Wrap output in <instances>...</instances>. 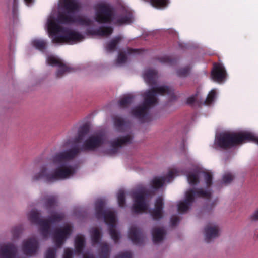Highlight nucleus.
<instances>
[{
  "label": "nucleus",
  "mask_w": 258,
  "mask_h": 258,
  "mask_svg": "<svg viewBox=\"0 0 258 258\" xmlns=\"http://www.w3.org/2000/svg\"><path fill=\"white\" fill-rule=\"evenodd\" d=\"M105 140V136L102 134L92 135L85 141L81 148L75 146L55 154L52 158V161L57 167L53 172H49L46 166H42L40 171L33 176V181L43 179L47 183H52L69 178L75 174V168L69 165L68 162L74 159L81 151H94L102 146Z\"/></svg>",
  "instance_id": "nucleus-1"
},
{
  "label": "nucleus",
  "mask_w": 258,
  "mask_h": 258,
  "mask_svg": "<svg viewBox=\"0 0 258 258\" xmlns=\"http://www.w3.org/2000/svg\"><path fill=\"white\" fill-rule=\"evenodd\" d=\"M173 93V89L167 86L152 87L143 94V103L134 108L131 110V114L142 122H148L151 120V116L149 113L150 109L158 103L157 95H171Z\"/></svg>",
  "instance_id": "nucleus-2"
},
{
  "label": "nucleus",
  "mask_w": 258,
  "mask_h": 258,
  "mask_svg": "<svg viewBox=\"0 0 258 258\" xmlns=\"http://www.w3.org/2000/svg\"><path fill=\"white\" fill-rule=\"evenodd\" d=\"M252 134L249 132H225L218 135L215 141V144L218 147L227 150L245 142L250 141Z\"/></svg>",
  "instance_id": "nucleus-3"
},
{
  "label": "nucleus",
  "mask_w": 258,
  "mask_h": 258,
  "mask_svg": "<svg viewBox=\"0 0 258 258\" xmlns=\"http://www.w3.org/2000/svg\"><path fill=\"white\" fill-rule=\"evenodd\" d=\"M105 201L103 199L98 200L95 203V215L98 219L103 218L105 223L109 226V233L115 242L120 238L119 233L115 229L116 218L114 212L108 209H105Z\"/></svg>",
  "instance_id": "nucleus-4"
},
{
  "label": "nucleus",
  "mask_w": 258,
  "mask_h": 258,
  "mask_svg": "<svg viewBox=\"0 0 258 258\" xmlns=\"http://www.w3.org/2000/svg\"><path fill=\"white\" fill-rule=\"evenodd\" d=\"M212 192L210 190H204L203 189L198 190L191 189L186 191L185 199L179 202L178 205V211L180 213L187 212L193 203L196 197L210 199Z\"/></svg>",
  "instance_id": "nucleus-5"
},
{
  "label": "nucleus",
  "mask_w": 258,
  "mask_h": 258,
  "mask_svg": "<svg viewBox=\"0 0 258 258\" xmlns=\"http://www.w3.org/2000/svg\"><path fill=\"white\" fill-rule=\"evenodd\" d=\"M150 195V191L145 187L142 186L133 193L134 203L132 210L134 213H140L146 211L148 209L146 198Z\"/></svg>",
  "instance_id": "nucleus-6"
},
{
  "label": "nucleus",
  "mask_w": 258,
  "mask_h": 258,
  "mask_svg": "<svg viewBox=\"0 0 258 258\" xmlns=\"http://www.w3.org/2000/svg\"><path fill=\"white\" fill-rule=\"evenodd\" d=\"M94 8L96 10L95 20L99 23H110L114 19V9L110 4L99 3Z\"/></svg>",
  "instance_id": "nucleus-7"
},
{
  "label": "nucleus",
  "mask_w": 258,
  "mask_h": 258,
  "mask_svg": "<svg viewBox=\"0 0 258 258\" xmlns=\"http://www.w3.org/2000/svg\"><path fill=\"white\" fill-rule=\"evenodd\" d=\"M84 38V36L77 31L66 29L63 31L62 35L55 37L53 41L73 44L83 41Z\"/></svg>",
  "instance_id": "nucleus-8"
},
{
  "label": "nucleus",
  "mask_w": 258,
  "mask_h": 258,
  "mask_svg": "<svg viewBox=\"0 0 258 258\" xmlns=\"http://www.w3.org/2000/svg\"><path fill=\"white\" fill-rule=\"evenodd\" d=\"M28 218L31 223L40 226V232L44 238L48 237L50 232V225L48 220L41 219L40 214L35 210L30 211Z\"/></svg>",
  "instance_id": "nucleus-9"
},
{
  "label": "nucleus",
  "mask_w": 258,
  "mask_h": 258,
  "mask_svg": "<svg viewBox=\"0 0 258 258\" xmlns=\"http://www.w3.org/2000/svg\"><path fill=\"white\" fill-rule=\"evenodd\" d=\"M72 232V227L70 225H66L62 228L55 229L53 234V240L57 247H60L64 240L69 236Z\"/></svg>",
  "instance_id": "nucleus-10"
},
{
  "label": "nucleus",
  "mask_w": 258,
  "mask_h": 258,
  "mask_svg": "<svg viewBox=\"0 0 258 258\" xmlns=\"http://www.w3.org/2000/svg\"><path fill=\"white\" fill-rule=\"evenodd\" d=\"M38 247V241L34 238H31L23 242L22 250L26 255L30 256L37 252Z\"/></svg>",
  "instance_id": "nucleus-11"
},
{
  "label": "nucleus",
  "mask_w": 258,
  "mask_h": 258,
  "mask_svg": "<svg viewBox=\"0 0 258 258\" xmlns=\"http://www.w3.org/2000/svg\"><path fill=\"white\" fill-rule=\"evenodd\" d=\"M128 237L132 242L136 245H141L145 240V236L143 230L136 226H132L130 228Z\"/></svg>",
  "instance_id": "nucleus-12"
},
{
  "label": "nucleus",
  "mask_w": 258,
  "mask_h": 258,
  "mask_svg": "<svg viewBox=\"0 0 258 258\" xmlns=\"http://www.w3.org/2000/svg\"><path fill=\"white\" fill-rule=\"evenodd\" d=\"M212 78L218 82H222L226 77V72L221 63H215L211 72Z\"/></svg>",
  "instance_id": "nucleus-13"
},
{
  "label": "nucleus",
  "mask_w": 258,
  "mask_h": 258,
  "mask_svg": "<svg viewBox=\"0 0 258 258\" xmlns=\"http://www.w3.org/2000/svg\"><path fill=\"white\" fill-rule=\"evenodd\" d=\"M132 139L133 137L130 135L115 139L111 143L112 149H111L110 152L112 154L116 153L119 147L131 143Z\"/></svg>",
  "instance_id": "nucleus-14"
},
{
  "label": "nucleus",
  "mask_w": 258,
  "mask_h": 258,
  "mask_svg": "<svg viewBox=\"0 0 258 258\" xmlns=\"http://www.w3.org/2000/svg\"><path fill=\"white\" fill-rule=\"evenodd\" d=\"M164 208L163 199L159 197L157 198L155 203V208L151 212V215L155 220H159L163 217V209Z\"/></svg>",
  "instance_id": "nucleus-15"
},
{
  "label": "nucleus",
  "mask_w": 258,
  "mask_h": 258,
  "mask_svg": "<svg viewBox=\"0 0 258 258\" xmlns=\"http://www.w3.org/2000/svg\"><path fill=\"white\" fill-rule=\"evenodd\" d=\"M17 248L11 243L2 245L0 247V258H15Z\"/></svg>",
  "instance_id": "nucleus-16"
},
{
  "label": "nucleus",
  "mask_w": 258,
  "mask_h": 258,
  "mask_svg": "<svg viewBox=\"0 0 258 258\" xmlns=\"http://www.w3.org/2000/svg\"><path fill=\"white\" fill-rule=\"evenodd\" d=\"M219 227L217 225L206 226L205 228V241L209 243L212 239L215 238L219 236Z\"/></svg>",
  "instance_id": "nucleus-17"
},
{
  "label": "nucleus",
  "mask_w": 258,
  "mask_h": 258,
  "mask_svg": "<svg viewBox=\"0 0 258 258\" xmlns=\"http://www.w3.org/2000/svg\"><path fill=\"white\" fill-rule=\"evenodd\" d=\"M113 28L110 26L101 27L96 30L88 29L87 34L90 35L108 36L113 32Z\"/></svg>",
  "instance_id": "nucleus-18"
},
{
  "label": "nucleus",
  "mask_w": 258,
  "mask_h": 258,
  "mask_svg": "<svg viewBox=\"0 0 258 258\" xmlns=\"http://www.w3.org/2000/svg\"><path fill=\"white\" fill-rule=\"evenodd\" d=\"M157 78V72L155 70H147L144 74L145 81L150 86H152L156 84Z\"/></svg>",
  "instance_id": "nucleus-19"
},
{
  "label": "nucleus",
  "mask_w": 258,
  "mask_h": 258,
  "mask_svg": "<svg viewBox=\"0 0 258 258\" xmlns=\"http://www.w3.org/2000/svg\"><path fill=\"white\" fill-rule=\"evenodd\" d=\"M152 234L154 243H158L163 240L166 232L163 228H154Z\"/></svg>",
  "instance_id": "nucleus-20"
},
{
  "label": "nucleus",
  "mask_w": 258,
  "mask_h": 258,
  "mask_svg": "<svg viewBox=\"0 0 258 258\" xmlns=\"http://www.w3.org/2000/svg\"><path fill=\"white\" fill-rule=\"evenodd\" d=\"M75 252L78 254L82 253L85 246V239L82 235H77L75 240Z\"/></svg>",
  "instance_id": "nucleus-21"
},
{
  "label": "nucleus",
  "mask_w": 258,
  "mask_h": 258,
  "mask_svg": "<svg viewBox=\"0 0 258 258\" xmlns=\"http://www.w3.org/2000/svg\"><path fill=\"white\" fill-rule=\"evenodd\" d=\"M89 127L87 124H84L81 126L78 133V135L74 139L75 143H80L84 138V136L89 132Z\"/></svg>",
  "instance_id": "nucleus-22"
},
{
  "label": "nucleus",
  "mask_w": 258,
  "mask_h": 258,
  "mask_svg": "<svg viewBox=\"0 0 258 258\" xmlns=\"http://www.w3.org/2000/svg\"><path fill=\"white\" fill-rule=\"evenodd\" d=\"M57 21L61 24H68L76 22V18L68 14L62 13L59 14Z\"/></svg>",
  "instance_id": "nucleus-23"
},
{
  "label": "nucleus",
  "mask_w": 258,
  "mask_h": 258,
  "mask_svg": "<svg viewBox=\"0 0 258 258\" xmlns=\"http://www.w3.org/2000/svg\"><path fill=\"white\" fill-rule=\"evenodd\" d=\"M134 96L131 95H126L122 97L118 103L120 108H127L134 102Z\"/></svg>",
  "instance_id": "nucleus-24"
},
{
  "label": "nucleus",
  "mask_w": 258,
  "mask_h": 258,
  "mask_svg": "<svg viewBox=\"0 0 258 258\" xmlns=\"http://www.w3.org/2000/svg\"><path fill=\"white\" fill-rule=\"evenodd\" d=\"M113 120L114 126L118 131H124L125 128L128 126L127 122L121 117L116 116Z\"/></svg>",
  "instance_id": "nucleus-25"
},
{
  "label": "nucleus",
  "mask_w": 258,
  "mask_h": 258,
  "mask_svg": "<svg viewBox=\"0 0 258 258\" xmlns=\"http://www.w3.org/2000/svg\"><path fill=\"white\" fill-rule=\"evenodd\" d=\"M64 8L68 12L73 13L79 9L77 3L74 0H64Z\"/></svg>",
  "instance_id": "nucleus-26"
},
{
  "label": "nucleus",
  "mask_w": 258,
  "mask_h": 258,
  "mask_svg": "<svg viewBox=\"0 0 258 258\" xmlns=\"http://www.w3.org/2000/svg\"><path fill=\"white\" fill-rule=\"evenodd\" d=\"M165 181L166 177L165 176L156 177L151 181V185L153 189L157 190L163 186Z\"/></svg>",
  "instance_id": "nucleus-27"
},
{
  "label": "nucleus",
  "mask_w": 258,
  "mask_h": 258,
  "mask_svg": "<svg viewBox=\"0 0 258 258\" xmlns=\"http://www.w3.org/2000/svg\"><path fill=\"white\" fill-rule=\"evenodd\" d=\"M121 40L120 36H117L107 43L106 49L108 52H112L116 49V46Z\"/></svg>",
  "instance_id": "nucleus-28"
},
{
  "label": "nucleus",
  "mask_w": 258,
  "mask_h": 258,
  "mask_svg": "<svg viewBox=\"0 0 258 258\" xmlns=\"http://www.w3.org/2000/svg\"><path fill=\"white\" fill-rule=\"evenodd\" d=\"M60 26L53 20H50L48 22V30L51 34H55L60 31Z\"/></svg>",
  "instance_id": "nucleus-29"
},
{
  "label": "nucleus",
  "mask_w": 258,
  "mask_h": 258,
  "mask_svg": "<svg viewBox=\"0 0 258 258\" xmlns=\"http://www.w3.org/2000/svg\"><path fill=\"white\" fill-rule=\"evenodd\" d=\"M57 203V198L54 196H51L46 199L45 202V207L47 210H50L53 209Z\"/></svg>",
  "instance_id": "nucleus-30"
},
{
  "label": "nucleus",
  "mask_w": 258,
  "mask_h": 258,
  "mask_svg": "<svg viewBox=\"0 0 258 258\" xmlns=\"http://www.w3.org/2000/svg\"><path fill=\"white\" fill-rule=\"evenodd\" d=\"M109 253L110 249L109 245L106 243L101 244L99 252V258H109Z\"/></svg>",
  "instance_id": "nucleus-31"
},
{
  "label": "nucleus",
  "mask_w": 258,
  "mask_h": 258,
  "mask_svg": "<svg viewBox=\"0 0 258 258\" xmlns=\"http://www.w3.org/2000/svg\"><path fill=\"white\" fill-rule=\"evenodd\" d=\"M72 69L67 66L63 62L58 66V69L56 73L57 78L61 77L66 73L71 72Z\"/></svg>",
  "instance_id": "nucleus-32"
},
{
  "label": "nucleus",
  "mask_w": 258,
  "mask_h": 258,
  "mask_svg": "<svg viewBox=\"0 0 258 258\" xmlns=\"http://www.w3.org/2000/svg\"><path fill=\"white\" fill-rule=\"evenodd\" d=\"M64 216L65 215L63 213L55 214L52 215L51 216L49 217L46 220L49 221V225H50L51 223L60 222L63 219Z\"/></svg>",
  "instance_id": "nucleus-33"
},
{
  "label": "nucleus",
  "mask_w": 258,
  "mask_h": 258,
  "mask_svg": "<svg viewBox=\"0 0 258 258\" xmlns=\"http://www.w3.org/2000/svg\"><path fill=\"white\" fill-rule=\"evenodd\" d=\"M158 60L164 64H167L170 66L175 64L177 62V60L170 56H164L158 58Z\"/></svg>",
  "instance_id": "nucleus-34"
},
{
  "label": "nucleus",
  "mask_w": 258,
  "mask_h": 258,
  "mask_svg": "<svg viewBox=\"0 0 258 258\" xmlns=\"http://www.w3.org/2000/svg\"><path fill=\"white\" fill-rule=\"evenodd\" d=\"M32 44L35 48L40 51H43L46 46V42L44 40L35 39L32 41Z\"/></svg>",
  "instance_id": "nucleus-35"
},
{
  "label": "nucleus",
  "mask_w": 258,
  "mask_h": 258,
  "mask_svg": "<svg viewBox=\"0 0 258 258\" xmlns=\"http://www.w3.org/2000/svg\"><path fill=\"white\" fill-rule=\"evenodd\" d=\"M101 238V233L97 228L94 229L91 233V239L93 245L98 244Z\"/></svg>",
  "instance_id": "nucleus-36"
},
{
  "label": "nucleus",
  "mask_w": 258,
  "mask_h": 258,
  "mask_svg": "<svg viewBox=\"0 0 258 258\" xmlns=\"http://www.w3.org/2000/svg\"><path fill=\"white\" fill-rule=\"evenodd\" d=\"M117 201L118 205L120 207H124L126 204L125 192L122 190H120L117 195Z\"/></svg>",
  "instance_id": "nucleus-37"
},
{
  "label": "nucleus",
  "mask_w": 258,
  "mask_h": 258,
  "mask_svg": "<svg viewBox=\"0 0 258 258\" xmlns=\"http://www.w3.org/2000/svg\"><path fill=\"white\" fill-rule=\"evenodd\" d=\"M216 97V91L215 90H212L208 94L206 100L204 101V104L210 105L214 101Z\"/></svg>",
  "instance_id": "nucleus-38"
},
{
  "label": "nucleus",
  "mask_w": 258,
  "mask_h": 258,
  "mask_svg": "<svg viewBox=\"0 0 258 258\" xmlns=\"http://www.w3.org/2000/svg\"><path fill=\"white\" fill-rule=\"evenodd\" d=\"M187 180L189 183L192 185H195L199 182V178L197 174L190 173L187 176Z\"/></svg>",
  "instance_id": "nucleus-39"
},
{
  "label": "nucleus",
  "mask_w": 258,
  "mask_h": 258,
  "mask_svg": "<svg viewBox=\"0 0 258 258\" xmlns=\"http://www.w3.org/2000/svg\"><path fill=\"white\" fill-rule=\"evenodd\" d=\"M190 67L189 66H186L185 67L180 68L177 70V74L178 76L181 77H185L187 76L190 72Z\"/></svg>",
  "instance_id": "nucleus-40"
},
{
  "label": "nucleus",
  "mask_w": 258,
  "mask_h": 258,
  "mask_svg": "<svg viewBox=\"0 0 258 258\" xmlns=\"http://www.w3.org/2000/svg\"><path fill=\"white\" fill-rule=\"evenodd\" d=\"M76 22L83 26H89L92 24V21L87 18L78 17L76 18Z\"/></svg>",
  "instance_id": "nucleus-41"
},
{
  "label": "nucleus",
  "mask_w": 258,
  "mask_h": 258,
  "mask_svg": "<svg viewBox=\"0 0 258 258\" xmlns=\"http://www.w3.org/2000/svg\"><path fill=\"white\" fill-rule=\"evenodd\" d=\"M47 62L48 64L52 66H59L62 62V61L58 58L53 56H50L48 57Z\"/></svg>",
  "instance_id": "nucleus-42"
},
{
  "label": "nucleus",
  "mask_w": 258,
  "mask_h": 258,
  "mask_svg": "<svg viewBox=\"0 0 258 258\" xmlns=\"http://www.w3.org/2000/svg\"><path fill=\"white\" fill-rule=\"evenodd\" d=\"M204 179L207 187H210L212 184V174L209 172H204Z\"/></svg>",
  "instance_id": "nucleus-43"
},
{
  "label": "nucleus",
  "mask_w": 258,
  "mask_h": 258,
  "mask_svg": "<svg viewBox=\"0 0 258 258\" xmlns=\"http://www.w3.org/2000/svg\"><path fill=\"white\" fill-rule=\"evenodd\" d=\"M234 179V176L231 173H225L222 177L223 182L225 184L230 183Z\"/></svg>",
  "instance_id": "nucleus-44"
},
{
  "label": "nucleus",
  "mask_w": 258,
  "mask_h": 258,
  "mask_svg": "<svg viewBox=\"0 0 258 258\" xmlns=\"http://www.w3.org/2000/svg\"><path fill=\"white\" fill-rule=\"evenodd\" d=\"M56 250L53 248H48L46 252L45 258H55Z\"/></svg>",
  "instance_id": "nucleus-45"
},
{
  "label": "nucleus",
  "mask_w": 258,
  "mask_h": 258,
  "mask_svg": "<svg viewBox=\"0 0 258 258\" xmlns=\"http://www.w3.org/2000/svg\"><path fill=\"white\" fill-rule=\"evenodd\" d=\"M115 258H132V254L130 251H126L118 253Z\"/></svg>",
  "instance_id": "nucleus-46"
},
{
  "label": "nucleus",
  "mask_w": 258,
  "mask_h": 258,
  "mask_svg": "<svg viewBox=\"0 0 258 258\" xmlns=\"http://www.w3.org/2000/svg\"><path fill=\"white\" fill-rule=\"evenodd\" d=\"M126 60L127 57L125 54L123 53V52H120L117 59V63L119 64L123 63L126 61Z\"/></svg>",
  "instance_id": "nucleus-47"
},
{
  "label": "nucleus",
  "mask_w": 258,
  "mask_h": 258,
  "mask_svg": "<svg viewBox=\"0 0 258 258\" xmlns=\"http://www.w3.org/2000/svg\"><path fill=\"white\" fill-rule=\"evenodd\" d=\"M131 20L130 17L128 16H125L117 19V23L119 25H121L124 23H129L131 22Z\"/></svg>",
  "instance_id": "nucleus-48"
},
{
  "label": "nucleus",
  "mask_w": 258,
  "mask_h": 258,
  "mask_svg": "<svg viewBox=\"0 0 258 258\" xmlns=\"http://www.w3.org/2000/svg\"><path fill=\"white\" fill-rule=\"evenodd\" d=\"M22 228L21 226H16L12 230L13 235L14 238H18L21 232Z\"/></svg>",
  "instance_id": "nucleus-49"
},
{
  "label": "nucleus",
  "mask_w": 258,
  "mask_h": 258,
  "mask_svg": "<svg viewBox=\"0 0 258 258\" xmlns=\"http://www.w3.org/2000/svg\"><path fill=\"white\" fill-rule=\"evenodd\" d=\"M197 94H196L195 95H192L191 96H189L186 99V103L188 105H192L197 98Z\"/></svg>",
  "instance_id": "nucleus-50"
},
{
  "label": "nucleus",
  "mask_w": 258,
  "mask_h": 258,
  "mask_svg": "<svg viewBox=\"0 0 258 258\" xmlns=\"http://www.w3.org/2000/svg\"><path fill=\"white\" fill-rule=\"evenodd\" d=\"M180 221L179 217L176 215L172 216L171 218V224L172 226H175L177 225Z\"/></svg>",
  "instance_id": "nucleus-51"
},
{
  "label": "nucleus",
  "mask_w": 258,
  "mask_h": 258,
  "mask_svg": "<svg viewBox=\"0 0 258 258\" xmlns=\"http://www.w3.org/2000/svg\"><path fill=\"white\" fill-rule=\"evenodd\" d=\"M73 251L71 249L67 248L64 250L63 258H72Z\"/></svg>",
  "instance_id": "nucleus-52"
},
{
  "label": "nucleus",
  "mask_w": 258,
  "mask_h": 258,
  "mask_svg": "<svg viewBox=\"0 0 258 258\" xmlns=\"http://www.w3.org/2000/svg\"><path fill=\"white\" fill-rule=\"evenodd\" d=\"M142 50V49H140L129 48V49H128L127 53L129 54H139Z\"/></svg>",
  "instance_id": "nucleus-53"
},
{
  "label": "nucleus",
  "mask_w": 258,
  "mask_h": 258,
  "mask_svg": "<svg viewBox=\"0 0 258 258\" xmlns=\"http://www.w3.org/2000/svg\"><path fill=\"white\" fill-rule=\"evenodd\" d=\"M251 221H256L258 220V208L254 212L250 217Z\"/></svg>",
  "instance_id": "nucleus-54"
},
{
  "label": "nucleus",
  "mask_w": 258,
  "mask_h": 258,
  "mask_svg": "<svg viewBox=\"0 0 258 258\" xmlns=\"http://www.w3.org/2000/svg\"><path fill=\"white\" fill-rule=\"evenodd\" d=\"M174 172L173 171H170L166 177V181L168 179V181H170L174 177Z\"/></svg>",
  "instance_id": "nucleus-55"
},
{
  "label": "nucleus",
  "mask_w": 258,
  "mask_h": 258,
  "mask_svg": "<svg viewBox=\"0 0 258 258\" xmlns=\"http://www.w3.org/2000/svg\"><path fill=\"white\" fill-rule=\"evenodd\" d=\"M251 142H253L256 143L257 144H258V137L254 136L252 134V138L251 139Z\"/></svg>",
  "instance_id": "nucleus-56"
},
{
  "label": "nucleus",
  "mask_w": 258,
  "mask_h": 258,
  "mask_svg": "<svg viewBox=\"0 0 258 258\" xmlns=\"http://www.w3.org/2000/svg\"><path fill=\"white\" fill-rule=\"evenodd\" d=\"M18 0H14L13 1V11H15L16 7L17 6Z\"/></svg>",
  "instance_id": "nucleus-57"
},
{
  "label": "nucleus",
  "mask_w": 258,
  "mask_h": 258,
  "mask_svg": "<svg viewBox=\"0 0 258 258\" xmlns=\"http://www.w3.org/2000/svg\"><path fill=\"white\" fill-rule=\"evenodd\" d=\"M27 5L29 6L30 4H32L34 0H24Z\"/></svg>",
  "instance_id": "nucleus-58"
},
{
  "label": "nucleus",
  "mask_w": 258,
  "mask_h": 258,
  "mask_svg": "<svg viewBox=\"0 0 258 258\" xmlns=\"http://www.w3.org/2000/svg\"><path fill=\"white\" fill-rule=\"evenodd\" d=\"M83 258H94V257L92 254H89V255L84 254Z\"/></svg>",
  "instance_id": "nucleus-59"
},
{
  "label": "nucleus",
  "mask_w": 258,
  "mask_h": 258,
  "mask_svg": "<svg viewBox=\"0 0 258 258\" xmlns=\"http://www.w3.org/2000/svg\"><path fill=\"white\" fill-rule=\"evenodd\" d=\"M215 205H216V203L213 202V205H212V207H213Z\"/></svg>",
  "instance_id": "nucleus-60"
}]
</instances>
